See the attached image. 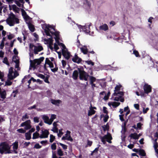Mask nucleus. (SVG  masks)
<instances>
[{"instance_id": "nucleus-25", "label": "nucleus", "mask_w": 158, "mask_h": 158, "mask_svg": "<svg viewBox=\"0 0 158 158\" xmlns=\"http://www.w3.org/2000/svg\"><path fill=\"white\" fill-rule=\"evenodd\" d=\"M139 155L142 156H146V153L144 150L143 149L139 150Z\"/></svg>"}, {"instance_id": "nucleus-2", "label": "nucleus", "mask_w": 158, "mask_h": 158, "mask_svg": "<svg viewBox=\"0 0 158 158\" xmlns=\"http://www.w3.org/2000/svg\"><path fill=\"white\" fill-rule=\"evenodd\" d=\"M11 145L6 142H2L0 144V153L3 154H10L11 153L10 151Z\"/></svg>"}, {"instance_id": "nucleus-53", "label": "nucleus", "mask_w": 158, "mask_h": 158, "mask_svg": "<svg viewBox=\"0 0 158 158\" xmlns=\"http://www.w3.org/2000/svg\"><path fill=\"white\" fill-rule=\"evenodd\" d=\"M58 70V68L57 67H55V68L54 69H51V70L53 73H55L57 72Z\"/></svg>"}, {"instance_id": "nucleus-15", "label": "nucleus", "mask_w": 158, "mask_h": 158, "mask_svg": "<svg viewBox=\"0 0 158 158\" xmlns=\"http://www.w3.org/2000/svg\"><path fill=\"white\" fill-rule=\"evenodd\" d=\"M21 11L22 12V15L23 16L24 19L25 20H27L30 18L29 16L27 15L26 12L24 10V9H21Z\"/></svg>"}, {"instance_id": "nucleus-42", "label": "nucleus", "mask_w": 158, "mask_h": 158, "mask_svg": "<svg viewBox=\"0 0 158 158\" xmlns=\"http://www.w3.org/2000/svg\"><path fill=\"white\" fill-rule=\"evenodd\" d=\"M51 148L53 150H55L56 148V143H53L51 145Z\"/></svg>"}, {"instance_id": "nucleus-52", "label": "nucleus", "mask_w": 158, "mask_h": 158, "mask_svg": "<svg viewBox=\"0 0 158 158\" xmlns=\"http://www.w3.org/2000/svg\"><path fill=\"white\" fill-rule=\"evenodd\" d=\"M103 112L104 113H105L106 114H107L108 113V111L107 110V108L105 106H104L103 107Z\"/></svg>"}, {"instance_id": "nucleus-11", "label": "nucleus", "mask_w": 158, "mask_h": 158, "mask_svg": "<svg viewBox=\"0 0 158 158\" xmlns=\"http://www.w3.org/2000/svg\"><path fill=\"white\" fill-rule=\"evenodd\" d=\"M43 50V48L42 46H35L34 49V53L35 54H38V52H40Z\"/></svg>"}, {"instance_id": "nucleus-27", "label": "nucleus", "mask_w": 158, "mask_h": 158, "mask_svg": "<svg viewBox=\"0 0 158 158\" xmlns=\"http://www.w3.org/2000/svg\"><path fill=\"white\" fill-rule=\"evenodd\" d=\"M78 27L79 28H80V29L82 28L83 29V30L86 33H88L89 32H90L89 31V30H87L86 29L87 27H86L85 26H84V27H83L81 25H79L78 26Z\"/></svg>"}, {"instance_id": "nucleus-20", "label": "nucleus", "mask_w": 158, "mask_h": 158, "mask_svg": "<svg viewBox=\"0 0 158 158\" xmlns=\"http://www.w3.org/2000/svg\"><path fill=\"white\" fill-rule=\"evenodd\" d=\"M129 137H130L131 138L135 139H138L139 138V136L135 132L133 133H131L129 135Z\"/></svg>"}, {"instance_id": "nucleus-59", "label": "nucleus", "mask_w": 158, "mask_h": 158, "mask_svg": "<svg viewBox=\"0 0 158 158\" xmlns=\"http://www.w3.org/2000/svg\"><path fill=\"white\" fill-rule=\"evenodd\" d=\"M154 19L152 17H150L149 19H148V22H149V23H150L149 24V26H150L151 24H152V19Z\"/></svg>"}, {"instance_id": "nucleus-63", "label": "nucleus", "mask_w": 158, "mask_h": 158, "mask_svg": "<svg viewBox=\"0 0 158 158\" xmlns=\"http://www.w3.org/2000/svg\"><path fill=\"white\" fill-rule=\"evenodd\" d=\"M14 37V35L12 34H11L8 35V39L10 40H11Z\"/></svg>"}, {"instance_id": "nucleus-6", "label": "nucleus", "mask_w": 158, "mask_h": 158, "mask_svg": "<svg viewBox=\"0 0 158 158\" xmlns=\"http://www.w3.org/2000/svg\"><path fill=\"white\" fill-rule=\"evenodd\" d=\"M143 88L145 94H148L152 92V87L147 83H145L143 86Z\"/></svg>"}, {"instance_id": "nucleus-40", "label": "nucleus", "mask_w": 158, "mask_h": 158, "mask_svg": "<svg viewBox=\"0 0 158 158\" xmlns=\"http://www.w3.org/2000/svg\"><path fill=\"white\" fill-rule=\"evenodd\" d=\"M121 86H122L121 85H117L115 87L114 92L119 90Z\"/></svg>"}, {"instance_id": "nucleus-47", "label": "nucleus", "mask_w": 158, "mask_h": 158, "mask_svg": "<svg viewBox=\"0 0 158 158\" xmlns=\"http://www.w3.org/2000/svg\"><path fill=\"white\" fill-rule=\"evenodd\" d=\"M42 146L41 145H40L38 143H36L34 146V148H35L36 149H40L41 148Z\"/></svg>"}, {"instance_id": "nucleus-49", "label": "nucleus", "mask_w": 158, "mask_h": 158, "mask_svg": "<svg viewBox=\"0 0 158 158\" xmlns=\"http://www.w3.org/2000/svg\"><path fill=\"white\" fill-rule=\"evenodd\" d=\"M85 62L89 65L91 64L93 66L94 65V63L91 60L85 61Z\"/></svg>"}, {"instance_id": "nucleus-61", "label": "nucleus", "mask_w": 158, "mask_h": 158, "mask_svg": "<svg viewBox=\"0 0 158 158\" xmlns=\"http://www.w3.org/2000/svg\"><path fill=\"white\" fill-rule=\"evenodd\" d=\"M14 2L15 3V4L19 7L21 6V4L20 3V2L16 0H15Z\"/></svg>"}, {"instance_id": "nucleus-24", "label": "nucleus", "mask_w": 158, "mask_h": 158, "mask_svg": "<svg viewBox=\"0 0 158 158\" xmlns=\"http://www.w3.org/2000/svg\"><path fill=\"white\" fill-rule=\"evenodd\" d=\"M61 139L62 140H68L70 141L71 142H72L73 140V138L70 135H69L67 138V137H64V136H63L62 138Z\"/></svg>"}, {"instance_id": "nucleus-46", "label": "nucleus", "mask_w": 158, "mask_h": 158, "mask_svg": "<svg viewBox=\"0 0 158 158\" xmlns=\"http://www.w3.org/2000/svg\"><path fill=\"white\" fill-rule=\"evenodd\" d=\"M18 93V91L17 89L14 90L13 91L12 95L14 97H15L16 96V94Z\"/></svg>"}, {"instance_id": "nucleus-36", "label": "nucleus", "mask_w": 158, "mask_h": 158, "mask_svg": "<svg viewBox=\"0 0 158 158\" xmlns=\"http://www.w3.org/2000/svg\"><path fill=\"white\" fill-rule=\"evenodd\" d=\"M2 62L6 64L7 65H10V64L8 61L7 58L6 57L4 58Z\"/></svg>"}, {"instance_id": "nucleus-26", "label": "nucleus", "mask_w": 158, "mask_h": 158, "mask_svg": "<svg viewBox=\"0 0 158 158\" xmlns=\"http://www.w3.org/2000/svg\"><path fill=\"white\" fill-rule=\"evenodd\" d=\"M0 94L1 98L3 99L6 98V91L5 90H3L2 92H1L0 93Z\"/></svg>"}, {"instance_id": "nucleus-18", "label": "nucleus", "mask_w": 158, "mask_h": 158, "mask_svg": "<svg viewBox=\"0 0 158 158\" xmlns=\"http://www.w3.org/2000/svg\"><path fill=\"white\" fill-rule=\"evenodd\" d=\"M48 26H49L50 27H48V29L49 30V33H51V31H50V28H51V29H52L54 31H56V29L55 28V27H52V26H51L50 25L46 24H44V26H43V27H44L45 26V28L44 29V31H45V30H47L48 29L47 28V27Z\"/></svg>"}, {"instance_id": "nucleus-32", "label": "nucleus", "mask_w": 158, "mask_h": 158, "mask_svg": "<svg viewBox=\"0 0 158 158\" xmlns=\"http://www.w3.org/2000/svg\"><path fill=\"white\" fill-rule=\"evenodd\" d=\"M57 144L59 145H60L62 146L63 148L66 151V150L68 148V146L66 145L60 143H57Z\"/></svg>"}, {"instance_id": "nucleus-12", "label": "nucleus", "mask_w": 158, "mask_h": 158, "mask_svg": "<svg viewBox=\"0 0 158 158\" xmlns=\"http://www.w3.org/2000/svg\"><path fill=\"white\" fill-rule=\"evenodd\" d=\"M44 120V122L48 124L49 125L52 124V121H51V120H49L48 117L46 115H44L42 118Z\"/></svg>"}, {"instance_id": "nucleus-10", "label": "nucleus", "mask_w": 158, "mask_h": 158, "mask_svg": "<svg viewBox=\"0 0 158 158\" xmlns=\"http://www.w3.org/2000/svg\"><path fill=\"white\" fill-rule=\"evenodd\" d=\"M49 133V131L46 129L42 130V134L40 135V138L41 139L48 138Z\"/></svg>"}, {"instance_id": "nucleus-4", "label": "nucleus", "mask_w": 158, "mask_h": 158, "mask_svg": "<svg viewBox=\"0 0 158 158\" xmlns=\"http://www.w3.org/2000/svg\"><path fill=\"white\" fill-rule=\"evenodd\" d=\"M100 138L104 144L106 143L105 139H106V141L109 143H111L112 142L111 140L112 139V137L110 134L108 132L107 133V135H105L103 137H101Z\"/></svg>"}, {"instance_id": "nucleus-50", "label": "nucleus", "mask_w": 158, "mask_h": 158, "mask_svg": "<svg viewBox=\"0 0 158 158\" xmlns=\"http://www.w3.org/2000/svg\"><path fill=\"white\" fill-rule=\"evenodd\" d=\"M54 49H55V51L56 52L57 50L59 49V47L58 46V44H57L56 43H54Z\"/></svg>"}, {"instance_id": "nucleus-13", "label": "nucleus", "mask_w": 158, "mask_h": 158, "mask_svg": "<svg viewBox=\"0 0 158 158\" xmlns=\"http://www.w3.org/2000/svg\"><path fill=\"white\" fill-rule=\"evenodd\" d=\"M12 145L13 146V148L14 150V151L15 153H17L18 152L16 150L18 149V142L17 141H16L14 143L12 144Z\"/></svg>"}, {"instance_id": "nucleus-19", "label": "nucleus", "mask_w": 158, "mask_h": 158, "mask_svg": "<svg viewBox=\"0 0 158 158\" xmlns=\"http://www.w3.org/2000/svg\"><path fill=\"white\" fill-rule=\"evenodd\" d=\"M50 101L53 104L56 105L57 106H59V104L61 102V101L60 100H56L52 99H51Z\"/></svg>"}, {"instance_id": "nucleus-7", "label": "nucleus", "mask_w": 158, "mask_h": 158, "mask_svg": "<svg viewBox=\"0 0 158 158\" xmlns=\"http://www.w3.org/2000/svg\"><path fill=\"white\" fill-rule=\"evenodd\" d=\"M13 73V68L11 67L9 69V73L8 74V77L10 80H13L17 77V75H15V73H14V76L12 75V73Z\"/></svg>"}, {"instance_id": "nucleus-58", "label": "nucleus", "mask_w": 158, "mask_h": 158, "mask_svg": "<svg viewBox=\"0 0 158 158\" xmlns=\"http://www.w3.org/2000/svg\"><path fill=\"white\" fill-rule=\"evenodd\" d=\"M34 61L35 62L36 64V63L37 65H39L41 63L40 61L38 59H34Z\"/></svg>"}, {"instance_id": "nucleus-51", "label": "nucleus", "mask_w": 158, "mask_h": 158, "mask_svg": "<svg viewBox=\"0 0 158 158\" xmlns=\"http://www.w3.org/2000/svg\"><path fill=\"white\" fill-rule=\"evenodd\" d=\"M52 62L48 58H46L45 59V64H49Z\"/></svg>"}, {"instance_id": "nucleus-37", "label": "nucleus", "mask_w": 158, "mask_h": 158, "mask_svg": "<svg viewBox=\"0 0 158 158\" xmlns=\"http://www.w3.org/2000/svg\"><path fill=\"white\" fill-rule=\"evenodd\" d=\"M120 104L119 102H113V107L114 108H116Z\"/></svg>"}, {"instance_id": "nucleus-8", "label": "nucleus", "mask_w": 158, "mask_h": 158, "mask_svg": "<svg viewBox=\"0 0 158 158\" xmlns=\"http://www.w3.org/2000/svg\"><path fill=\"white\" fill-rule=\"evenodd\" d=\"M62 52L63 56L67 60H68L70 57V53L68 51L67 49L66 50L62 49Z\"/></svg>"}, {"instance_id": "nucleus-54", "label": "nucleus", "mask_w": 158, "mask_h": 158, "mask_svg": "<svg viewBox=\"0 0 158 158\" xmlns=\"http://www.w3.org/2000/svg\"><path fill=\"white\" fill-rule=\"evenodd\" d=\"M102 127L103 128L104 131H106V130H108L109 129V126H108L106 125H104L102 126Z\"/></svg>"}, {"instance_id": "nucleus-56", "label": "nucleus", "mask_w": 158, "mask_h": 158, "mask_svg": "<svg viewBox=\"0 0 158 158\" xmlns=\"http://www.w3.org/2000/svg\"><path fill=\"white\" fill-rule=\"evenodd\" d=\"M34 121L35 123H38L39 122V118H38L37 117H34Z\"/></svg>"}, {"instance_id": "nucleus-29", "label": "nucleus", "mask_w": 158, "mask_h": 158, "mask_svg": "<svg viewBox=\"0 0 158 158\" xmlns=\"http://www.w3.org/2000/svg\"><path fill=\"white\" fill-rule=\"evenodd\" d=\"M40 136L39 133L37 131H36L33 134L32 139H35L38 138L39 137H40Z\"/></svg>"}, {"instance_id": "nucleus-38", "label": "nucleus", "mask_w": 158, "mask_h": 158, "mask_svg": "<svg viewBox=\"0 0 158 158\" xmlns=\"http://www.w3.org/2000/svg\"><path fill=\"white\" fill-rule=\"evenodd\" d=\"M55 137L52 135H50V142L52 143L55 139Z\"/></svg>"}, {"instance_id": "nucleus-30", "label": "nucleus", "mask_w": 158, "mask_h": 158, "mask_svg": "<svg viewBox=\"0 0 158 158\" xmlns=\"http://www.w3.org/2000/svg\"><path fill=\"white\" fill-rule=\"evenodd\" d=\"M89 109L90 110L88 112V115L89 116L94 114L96 112V111L94 110H93L92 108H91L90 107Z\"/></svg>"}, {"instance_id": "nucleus-33", "label": "nucleus", "mask_w": 158, "mask_h": 158, "mask_svg": "<svg viewBox=\"0 0 158 158\" xmlns=\"http://www.w3.org/2000/svg\"><path fill=\"white\" fill-rule=\"evenodd\" d=\"M89 77L90 78V83H93L96 81V79L94 77L89 76Z\"/></svg>"}, {"instance_id": "nucleus-44", "label": "nucleus", "mask_w": 158, "mask_h": 158, "mask_svg": "<svg viewBox=\"0 0 158 158\" xmlns=\"http://www.w3.org/2000/svg\"><path fill=\"white\" fill-rule=\"evenodd\" d=\"M36 75L42 79H44L45 78V76L44 75L40 74V73H38L36 74Z\"/></svg>"}, {"instance_id": "nucleus-45", "label": "nucleus", "mask_w": 158, "mask_h": 158, "mask_svg": "<svg viewBox=\"0 0 158 158\" xmlns=\"http://www.w3.org/2000/svg\"><path fill=\"white\" fill-rule=\"evenodd\" d=\"M29 116L27 115V114H26L24 115H23L22 118V120L24 121L26 119H28L29 118Z\"/></svg>"}, {"instance_id": "nucleus-64", "label": "nucleus", "mask_w": 158, "mask_h": 158, "mask_svg": "<svg viewBox=\"0 0 158 158\" xmlns=\"http://www.w3.org/2000/svg\"><path fill=\"white\" fill-rule=\"evenodd\" d=\"M52 158H58L56 156V152L52 151Z\"/></svg>"}, {"instance_id": "nucleus-55", "label": "nucleus", "mask_w": 158, "mask_h": 158, "mask_svg": "<svg viewBox=\"0 0 158 158\" xmlns=\"http://www.w3.org/2000/svg\"><path fill=\"white\" fill-rule=\"evenodd\" d=\"M142 125V124L141 123H138L137 125V129H141V126Z\"/></svg>"}, {"instance_id": "nucleus-31", "label": "nucleus", "mask_w": 158, "mask_h": 158, "mask_svg": "<svg viewBox=\"0 0 158 158\" xmlns=\"http://www.w3.org/2000/svg\"><path fill=\"white\" fill-rule=\"evenodd\" d=\"M25 136L26 139L27 140H29L31 138V134L28 132L25 133Z\"/></svg>"}, {"instance_id": "nucleus-41", "label": "nucleus", "mask_w": 158, "mask_h": 158, "mask_svg": "<svg viewBox=\"0 0 158 158\" xmlns=\"http://www.w3.org/2000/svg\"><path fill=\"white\" fill-rule=\"evenodd\" d=\"M84 3L86 4L89 7H90L91 6V3L88 0H84Z\"/></svg>"}, {"instance_id": "nucleus-3", "label": "nucleus", "mask_w": 158, "mask_h": 158, "mask_svg": "<svg viewBox=\"0 0 158 158\" xmlns=\"http://www.w3.org/2000/svg\"><path fill=\"white\" fill-rule=\"evenodd\" d=\"M77 69L79 73V78L80 80L87 81L89 75L84 70L83 67L81 66L80 68H78Z\"/></svg>"}, {"instance_id": "nucleus-60", "label": "nucleus", "mask_w": 158, "mask_h": 158, "mask_svg": "<svg viewBox=\"0 0 158 158\" xmlns=\"http://www.w3.org/2000/svg\"><path fill=\"white\" fill-rule=\"evenodd\" d=\"M12 84V82L10 80H8L5 83V85H10Z\"/></svg>"}, {"instance_id": "nucleus-9", "label": "nucleus", "mask_w": 158, "mask_h": 158, "mask_svg": "<svg viewBox=\"0 0 158 158\" xmlns=\"http://www.w3.org/2000/svg\"><path fill=\"white\" fill-rule=\"evenodd\" d=\"M72 60L74 63H76L77 64L80 63L82 61V59L79 57L77 53H75L72 59Z\"/></svg>"}, {"instance_id": "nucleus-22", "label": "nucleus", "mask_w": 158, "mask_h": 158, "mask_svg": "<svg viewBox=\"0 0 158 158\" xmlns=\"http://www.w3.org/2000/svg\"><path fill=\"white\" fill-rule=\"evenodd\" d=\"M28 25L29 30L31 32H34L35 30L34 26L30 23H29Z\"/></svg>"}, {"instance_id": "nucleus-21", "label": "nucleus", "mask_w": 158, "mask_h": 158, "mask_svg": "<svg viewBox=\"0 0 158 158\" xmlns=\"http://www.w3.org/2000/svg\"><path fill=\"white\" fill-rule=\"evenodd\" d=\"M100 30L106 31L108 29V27L107 25L106 24L101 25L99 27Z\"/></svg>"}, {"instance_id": "nucleus-35", "label": "nucleus", "mask_w": 158, "mask_h": 158, "mask_svg": "<svg viewBox=\"0 0 158 158\" xmlns=\"http://www.w3.org/2000/svg\"><path fill=\"white\" fill-rule=\"evenodd\" d=\"M30 62L31 63L30 66L32 68H35V67H35L36 63H35V62L34 61V60H33V61L30 60Z\"/></svg>"}, {"instance_id": "nucleus-39", "label": "nucleus", "mask_w": 158, "mask_h": 158, "mask_svg": "<svg viewBox=\"0 0 158 158\" xmlns=\"http://www.w3.org/2000/svg\"><path fill=\"white\" fill-rule=\"evenodd\" d=\"M133 53L135 55L136 57H140V56L138 52L136 50H134L133 52Z\"/></svg>"}, {"instance_id": "nucleus-23", "label": "nucleus", "mask_w": 158, "mask_h": 158, "mask_svg": "<svg viewBox=\"0 0 158 158\" xmlns=\"http://www.w3.org/2000/svg\"><path fill=\"white\" fill-rule=\"evenodd\" d=\"M12 8L13 11L17 13H19V8L16 5H12Z\"/></svg>"}, {"instance_id": "nucleus-62", "label": "nucleus", "mask_w": 158, "mask_h": 158, "mask_svg": "<svg viewBox=\"0 0 158 158\" xmlns=\"http://www.w3.org/2000/svg\"><path fill=\"white\" fill-rule=\"evenodd\" d=\"M154 148L156 150L157 149V148L158 147V143L157 142H155L154 143Z\"/></svg>"}, {"instance_id": "nucleus-16", "label": "nucleus", "mask_w": 158, "mask_h": 158, "mask_svg": "<svg viewBox=\"0 0 158 158\" xmlns=\"http://www.w3.org/2000/svg\"><path fill=\"white\" fill-rule=\"evenodd\" d=\"M80 49L81 52L84 54H86L88 52V49L86 45H84L83 47L81 48Z\"/></svg>"}, {"instance_id": "nucleus-14", "label": "nucleus", "mask_w": 158, "mask_h": 158, "mask_svg": "<svg viewBox=\"0 0 158 158\" xmlns=\"http://www.w3.org/2000/svg\"><path fill=\"white\" fill-rule=\"evenodd\" d=\"M51 33L52 35H54L55 37L54 38L56 40H60V32L58 31H56L55 32L51 31Z\"/></svg>"}, {"instance_id": "nucleus-34", "label": "nucleus", "mask_w": 158, "mask_h": 158, "mask_svg": "<svg viewBox=\"0 0 158 158\" xmlns=\"http://www.w3.org/2000/svg\"><path fill=\"white\" fill-rule=\"evenodd\" d=\"M12 60L15 63L16 65L17 66L18 64L19 63V60H18L16 59V56H14L12 57Z\"/></svg>"}, {"instance_id": "nucleus-48", "label": "nucleus", "mask_w": 158, "mask_h": 158, "mask_svg": "<svg viewBox=\"0 0 158 158\" xmlns=\"http://www.w3.org/2000/svg\"><path fill=\"white\" fill-rule=\"evenodd\" d=\"M109 118V116L107 114L105 115L104 116V118L103 119L104 122L105 123L107 122Z\"/></svg>"}, {"instance_id": "nucleus-1", "label": "nucleus", "mask_w": 158, "mask_h": 158, "mask_svg": "<svg viewBox=\"0 0 158 158\" xmlns=\"http://www.w3.org/2000/svg\"><path fill=\"white\" fill-rule=\"evenodd\" d=\"M6 21L7 24L10 26H13L15 23H19V19L11 12L8 15V17Z\"/></svg>"}, {"instance_id": "nucleus-5", "label": "nucleus", "mask_w": 158, "mask_h": 158, "mask_svg": "<svg viewBox=\"0 0 158 158\" xmlns=\"http://www.w3.org/2000/svg\"><path fill=\"white\" fill-rule=\"evenodd\" d=\"M50 27L49 26H48L47 27V30H45V32L47 36H50V38L48 39H44V41L46 42L48 44H53V38L52 35L49 33V30L48 29V27Z\"/></svg>"}, {"instance_id": "nucleus-17", "label": "nucleus", "mask_w": 158, "mask_h": 158, "mask_svg": "<svg viewBox=\"0 0 158 158\" xmlns=\"http://www.w3.org/2000/svg\"><path fill=\"white\" fill-rule=\"evenodd\" d=\"M79 71L77 70H75L72 75V77L74 80H76L77 79L79 75Z\"/></svg>"}, {"instance_id": "nucleus-43", "label": "nucleus", "mask_w": 158, "mask_h": 158, "mask_svg": "<svg viewBox=\"0 0 158 158\" xmlns=\"http://www.w3.org/2000/svg\"><path fill=\"white\" fill-rule=\"evenodd\" d=\"M17 131L19 133H24L26 132L25 130H23L22 128H20L17 130Z\"/></svg>"}, {"instance_id": "nucleus-28", "label": "nucleus", "mask_w": 158, "mask_h": 158, "mask_svg": "<svg viewBox=\"0 0 158 158\" xmlns=\"http://www.w3.org/2000/svg\"><path fill=\"white\" fill-rule=\"evenodd\" d=\"M57 153L60 156H62L64 155L63 152L62 151L60 147H58L57 149Z\"/></svg>"}, {"instance_id": "nucleus-57", "label": "nucleus", "mask_w": 158, "mask_h": 158, "mask_svg": "<svg viewBox=\"0 0 158 158\" xmlns=\"http://www.w3.org/2000/svg\"><path fill=\"white\" fill-rule=\"evenodd\" d=\"M56 115L54 114H52L51 115L50 119L51 121H53V120L56 118Z\"/></svg>"}]
</instances>
